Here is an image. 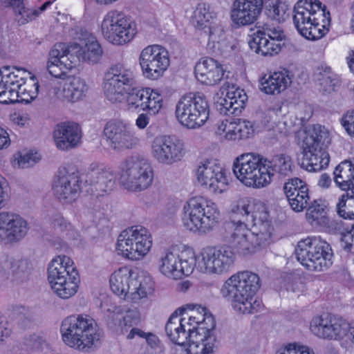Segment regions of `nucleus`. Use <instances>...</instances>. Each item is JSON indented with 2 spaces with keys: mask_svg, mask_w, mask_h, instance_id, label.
Here are the masks:
<instances>
[{
  "mask_svg": "<svg viewBox=\"0 0 354 354\" xmlns=\"http://www.w3.org/2000/svg\"><path fill=\"white\" fill-rule=\"evenodd\" d=\"M198 259L199 254L195 255L194 252H192L187 257L183 254L181 257L179 256V263H178V279H181L183 276H189L193 272L195 268L200 272Z\"/></svg>",
  "mask_w": 354,
  "mask_h": 354,
  "instance_id": "obj_47",
  "label": "nucleus"
},
{
  "mask_svg": "<svg viewBox=\"0 0 354 354\" xmlns=\"http://www.w3.org/2000/svg\"><path fill=\"white\" fill-rule=\"evenodd\" d=\"M144 102L143 111L151 115H158L163 107L164 99L162 92L158 88L147 87Z\"/></svg>",
  "mask_w": 354,
  "mask_h": 354,
  "instance_id": "obj_41",
  "label": "nucleus"
},
{
  "mask_svg": "<svg viewBox=\"0 0 354 354\" xmlns=\"http://www.w3.org/2000/svg\"><path fill=\"white\" fill-rule=\"evenodd\" d=\"M326 208L324 201L315 200L310 204L306 211V216L308 222L313 226L328 227L329 218Z\"/></svg>",
  "mask_w": 354,
  "mask_h": 354,
  "instance_id": "obj_37",
  "label": "nucleus"
},
{
  "mask_svg": "<svg viewBox=\"0 0 354 354\" xmlns=\"http://www.w3.org/2000/svg\"><path fill=\"white\" fill-rule=\"evenodd\" d=\"M270 168L269 173L270 174V183L274 172L279 173L283 176H287L292 170L293 166L291 158L285 154H279L274 156L272 160H269Z\"/></svg>",
  "mask_w": 354,
  "mask_h": 354,
  "instance_id": "obj_44",
  "label": "nucleus"
},
{
  "mask_svg": "<svg viewBox=\"0 0 354 354\" xmlns=\"http://www.w3.org/2000/svg\"><path fill=\"white\" fill-rule=\"evenodd\" d=\"M88 89L84 80L79 77H73L65 82L56 92L57 97L68 102H76L86 95Z\"/></svg>",
  "mask_w": 354,
  "mask_h": 354,
  "instance_id": "obj_33",
  "label": "nucleus"
},
{
  "mask_svg": "<svg viewBox=\"0 0 354 354\" xmlns=\"http://www.w3.org/2000/svg\"><path fill=\"white\" fill-rule=\"evenodd\" d=\"M284 38L283 31L279 26L266 23L251 36L248 45L257 54L272 56L280 52L281 42Z\"/></svg>",
  "mask_w": 354,
  "mask_h": 354,
  "instance_id": "obj_18",
  "label": "nucleus"
},
{
  "mask_svg": "<svg viewBox=\"0 0 354 354\" xmlns=\"http://www.w3.org/2000/svg\"><path fill=\"white\" fill-rule=\"evenodd\" d=\"M103 135L108 146L117 151L134 149L140 142L132 126L122 120L108 121L104 125Z\"/></svg>",
  "mask_w": 354,
  "mask_h": 354,
  "instance_id": "obj_19",
  "label": "nucleus"
},
{
  "mask_svg": "<svg viewBox=\"0 0 354 354\" xmlns=\"http://www.w3.org/2000/svg\"><path fill=\"white\" fill-rule=\"evenodd\" d=\"M60 334L66 346L83 353L94 351L100 344L102 338L96 321L86 314L64 318L61 323Z\"/></svg>",
  "mask_w": 354,
  "mask_h": 354,
  "instance_id": "obj_4",
  "label": "nucleus"
},
{
  "mask_svg": "<svg viewBox=\"0 0 354 354\" xmlns=\"http://www.w3.org/2000/svg\"><path fill=\"white\" fill-rule=\"evenodd\" d=\"M0 80H1L0 78ZM11 96L8 95L7 87H6L3 82L0 80V103L7 104L8 103H13Z\"/></svg>",
  "mask_w": 354,
  "mask_h": 354,
  "instance_id": "obj_62",
  "label": "nucleus"
},
{
  "mask_svg": "<svg viewBox=\"0 0 354 354\" xmlns=\"http://www.w3.org/2000/svg\"><path fill=\"white\" fill-rule=\"evenodd\" d=\"M120 181L128 191L140 192L153 183V169L145 159L131 157L120 165Z\"/></svg>",
  "mask_w": 354,
  "mask_h": 354,
  "instance_id": "obj_14",
  "label": "nucleus"
},
{
  "mask_svg": "<svg viewBox=\"0 0 354 354\" xmlns=\"http://www.w3.org/2000/svg\"><path fill=\"white\" fill-rule=\"evenodd\" d=\"M293 23L299 33L308 40L322 38L329 30L330 17L319 0H299L293 10Z\"/></svg>",
  "mask_w": 354,
  "mask_h": 354,
  "instance_id": "obj_5",
  "label": "nucleus"
},
{
  "mask_svg": "<svg viewBox=\"0 0 354 354\" xmlns=\"http://www.w3.org/2000/svg\"><path fill=\"white\" fill-rule=\"evenodd\" d=\"M298 261L311 272H321L333 263L330 245L320 236H308L298 242L295 248Z\"/></svg>",
  "mask_w": 354,
  "mask_h": 354,
  "instance_id": "obj_10",
  "label": "nucleus"
},
{
  "mask_svg": "<svg viewBox=\"0 0 354 354\" xmlns=\"http://www.w3.org/2000/svg\"><path fill=\"white\" fill-rule=\"evenodd\" d=\"M15 20L19 26L25 25L39 15V12L34 8L26 7L24 2L13 9Z\"/></svg>",
  "mask_w": 354,
  "mask_h": 354,
  "instance_id": "obj_48",
  "label": "nucleus"
},
{
  "mask_svg": "<svg viewBox=\"0 0 354 354\" xmlns=\"http://www.w3.org/2000/svg\"><path fill=\"white\" fill-rule=\"evenodd\" d=\"M140 316L138 313L133 310H127L126 314L120 320V326L122 330L129 328L138 324Z\"/></svg>",
  "mask_w": 354,
  "mask_h": 354,
  "instance_id": "obj_55",
  "label": "nucleus"
},
{
  "mask_svg": "<svg viewBox=\"0 0 354 354\" xmlns=\"http://www.w3.org/2000/svg\"><path fill=\"white\" fill-rule=\"evenodd\" d=\"M340 123L346 132L354 137V109L347 111L341 118Z\"/></svg>",
  "mask_w": 354,
  "mask_h": 354,
  "instance_id": "obj_56",
  "label": "nucleus"
},
{
  "mask_svg": "<svg viewBox=\"0 0 354 354\" xmlns=\"http://www.w3.org/2000/svg\"><path fill=\"white\" fill-rule=\"evenodd\" d=\"M131 291L130 292V301L137 304L141 299L148 297L154 291V282L149 274L134 273L131 279Z\"/></svg>",
  "mask_w": 354,
  "mask_h": 354,
  "instance_id": "obj_35",
  "label": "nucleus"
},
{
  "mask_svg": "<svg viewBox=\"0 0 354 354\" xmlns=\"http://www.w3.org/2000/svg\"><path fill=\"white\" fill-rule=\"evenodd\" d=\"M330 142V133L325 127L313 125L303 140L301 166L308 171H319L326 167L330 162L326 148Z\"/></svg>",
  "mask_w": 354,
  "mask_h": 354,
  "instance_id": "obj_8",
  "label": "nucleus"
},
{
  "mask_svg": "<svg viewBox=\"0 0 354 354\" xmlns=\"http://www.w3.org/2000/svg\"><path fill=\"white\" fill-rule=\"evenodd\" d=\"M179 255L170 251L162 252L158 260L159 271L165 276L174 279H178Z\"/></svg>",
  "mask_w": 354,
  "mask_h": 354,
  "instance_id": "obj_38",
  "label": "nucleus"
},
{
  "mask_svg": "<svg viewBox=\"0 0 354 354\" xmlns=\"http://www.w3.org/2000/svg\"><path fill=\"white\" fill-rule=\"evenodd\" d=\"M147 87L133 86L127 93V105L129 109L143 111Z\"/></svg>",
  "mask_w": 354,
  "mask_h": 354,
  "instance_id": "obj_46",
  "label": "nucleus"
},
{
  "mask_svg": "<svg viewBox=\"0 0 354 354\" xmlns=\"http://www.w3.org/2000/svg\"><path fill=\"white\" fill-rule=\"evenodd\" d=\"M328 315L323 314L313 318L310 324V331L316 336L325 339L328 336Z\"/></svg>",
  "mask_w": 354,
  "mask_h": 354,
  "instance_id": "obj_50",
  "label": "nucleus"
},
{
  "mask_svg": "<svg viewBox=\"0 0 354 354\" xmlns=\"http://www.w3.org/2000/svg\"><path fill=\"white\" fill-rule=\"evenodd\" d=\"M24 73V72H22L21 70L10 68V66H4L0 68L1 80L7 87L10 96L12 97L16 88L24 83V77L21 76Z\"/></svg>",
  "mask_w": 354,
  "mask_h": 354,
  "instance_id": "obj_39",
  "label": "nucleus"
},
{
  "mask_svg": "<svg viewBox=\"0 0 354 354\" xmlns=\"http://www.w3.org/2000/svg\"><path fill=\"white\" fill-rule=\"evenodd\" d=\"M151 153L158 163L170 165L184 157L185 144L175 136H158L151 142Z\"/></svg>",
  "mask_w": 354,
  "mask_h": 354,
  "instance_id": "obj_21",
  "label": "nucleus"
},
{
  "mask_svg": "<svg viewBox=\"0 0 354 354\" xmlns=\"http://www.w3.org/2000/svg\"><path fill=\"white\" fill-rule=\"evenodd\" d=\"M29 224L20 214L10 211L0 212V243L12 245L21 241L28 234Z\"/></svg>",
  "mask_w": 354,
  "mask_h": 354,
  "instance_id": "obj_23",
  "label": "nucleus"
},
{
  "mask_svg": "<svg viewBox=\"0 0 354 354\" xmlns=\"http://www.w3.org/2000/svg\"><path fill=\"white\" fill-rule=\"evenodd\" d=\"M48 280L53 292L66 299L77 292L80 277L73 261L66 255H59L48 265Z\"/></svg>",
  "mask_w": 354,
  "mask_h": 354,
  "instance_id": "obj_7",
  "label": "nucleus"
},
{
  "mask_svg": "<svg viewBox=\"0 0 354 354\" xmlns=\"http://www.w3.org/2000/svg\"><path fill=\"white\" fill-rule=\"evenodd\" d=\"M39 86L35 76L30 77L28 80L24 78V83L16 88L14 94L19 98L18 100L29 103L37 97Z\"/></svg>",
  "mask_w": 354,
  "mask_h": 354,
  "instance_id": "obj_42",
  "label": "nucleus"
},
{
  "mask_svg": "<svg viewBox=\"0 0 354 354\" xmlns=\"http://www.w3.org/2000/svg\"><path fill=\"white\" fill-rule=\"evenodd\" d=\"M40 155L37 152L29 151L23 155H20L17 160V165L19 168H28L33 166L40 160ZM16 167V163H15Z\"/></svg>",
  "mask_w": 354,
  "mask_h": 354,
  "instance_id": "obj_53",
  "label": "nucleus"
},
{
  "mask_svg": "<svg viewBox=\"0 0 354 354\" xmlns=\"http://www.w3.org/2000/svg\"><path fill=\"white\" fill-rule=\"evenodd\" d=\"M341 246L347 252H354V233L351 231L343 234L341 238Z\"/></svg>",
  "mask_w": 354,
  "mask_h": 354,
  "instance_id": "obj_60",
  "label": "nucleus"
},
{
  "mask_svg": "<svg viewBox=\"0 0 354 354\" xmlns=\"http://www.w3.org/2000/svg\"><path fill=\"white\" fill-rule=\"evenodd\" d=\"M81 131L73 122H62L57 124L53 133L55 143L57 149L67 151L76 147L81 140Z\"/></svg>",
  "mask_w": 354,
  "mask_h": 354,
  "instance_id": "obj_30",
  "label": "nucleus"
},
{
  "mask_svg": "<svg viewBox=\"0 0 354 354\" xmlns=\"http://www.w3.org/2000/svg\"><path fill=\"white\" fill-rule=\"evenodd\" d=\"M75 38L82 43H57L50 50L47 69L52 76L64 79L75 66L77 60L96 63L102 57V47L92 34L81 28Z\"/></svg>",
  "mask_w": 354,
  "mask_h": 354,
  "instance_id": "obj_2",
  "label": "nucleus"
},
{
  "mask_svg": "<svg viewBox=\"0 0 354 354\" xmlns=\"http://www.w3.org/2000/svg\"><path fill=\"white\" fill-rule=\"evenodd\" d=\"M115 176L112 169L103 162H93L86 174V182L97 192H107L115 185Z\"/></svg>",
  "mask_w": 354,
  "mask_h": 354,
  "instance_id": "obj_29",
  "label": "nucleus"
},
{
  "mask_svg": "<svg viewBox=\"0 0 354 354\" xmlns=\"http://www.w3.org/2000/svg\"><path fill=\"white\" fill-rule=\"evenodd\" d=\"M100 30L109 43L122 46L131 41L137 35V25L131 16L113 9L108 11L101 22Z\"/></svg>",
  "mask_w": 354,
  "mask_h": 354,
  "instance_id": "obj_12",
  "label": "nucleus"
},
{
  "mask_svg": "<svg viewBox=\"0 0 354 354\" xmlns=\"http://www.w3.org/2000/svg\"><path fill=\"white\" fill-rule=\"evenodd\" d=\"M269 160L257 153H243L234 161L236 178L248 187L262 188L270 183Z\"/></svg>",
  "mask_w": 354,
  "mask_h": 354,
  "instance_id": "obj_9",
  "label": "nucleus"
},
{
  "mask_svg": "<svg viewBox=\"0 0 354 354\" xmlns=\"http://www.w3.org/2000/svg\"><path fill=\"white\" fill-rule=\"evenodd\" d=\"M250 217L253 223L250 229L244 221L233 220L225 223L221 232L223 239L231 244L240 255L254 253L271 240L272 227L266 205L255 201Z\"/></svg>",
  "mask_w": 354,
  "mask_h": 354,
  "instance_id": "obj_1",
  "label": "nucleus"
},
{
  "mask_svg": "<svg viewBox=\"0 0 354 354\" xmlns=\"http://www.w3.org/2000/svg\"><path fill=\"white\" fill-rule=\"evenodd\" d=\"M136 84L134 73L122 64L111 66L104 75L103 91L113 103L120 102L127 93Z\"/></svg>",
  "mask_w": 354,
  "mask_h": 354,
  "instance_id": "obj_15",
  "label": "nucleus"
},
{
  "mask_svg": "<svg viewBox=\"0 0 354 354\" xmlns=\"http://www.w3.org/2000/svg\"><path fill=\"white\" fill-rule=\"evenodd\" d=\"M291 83L289 71H276L270 73L268 77L265 75L261 80V90L266 94L275 95L285 91Z\"/></svg>",
  "mask_w": 354,
  "mask_h": 354,
  "instance_id": "obj_34",
  "label": "nucleus"
},
{
  "mask_svg": "<svg viewBox=\"0 0 354 354\" xmlns=\"http://www.w3.org/2000/svg\"><path fill=\"white\" fill-rule=\"evenodd\" d=\"M347 194H343L341 196L339 197L338 201L336 204V211L337 214L345 219H351V215L348 213H346L347 210V201H346Z\"/></svg>",
  "mask_w": 354,
  "mask_h": 354,
  "instance_id": "obj_59",
  "label": "nucleus"
},
{
  "mask_svg": "<svg viewBox=\"0 0 354 354\" xmlns=\"http://www.w3.org/2000/svg\"><path fill=\"white\" fill-rule=\"evenodd\" d=\"M328 335L325 336V339H342L346 337L348 333H350L351 326L348 322L345 319L335 317L331 315H328Z\"/></svg>",
  "mask_w": 354,
  "mask_h": 354,
  "instance_id": "obj_40",
  "label": "nucleus"
},
{
  "mask_svg": "<svg viewBox=\"0 0 354 354\" xmlns=\"http://www.w3.org/2000/svg\"><path fill=\"white\" fill-rule=\"evenodd\" d=\"M233 250L238 253L232 246L227 245L203 248L199 253L200 272L216 274L229 272L233 268L235 261Z\"/></svg>",
  "mask_w": 354,
  "mask_h": 354,
  "instance_id": "obj_17",
  "label": "nucleus"
},
{
  "mask_svg": "<svg viewBox=\"0 0 354 354\" xmlns=\"http://www.w3.org/2000/svg\"><path fill=\"white\" fill-rule=\"evenodd\" d=\"M233 120H225L219 122L217 125V129L216 131V134L223 136L224 138L227 140L228 138L231 137V131H233Z\"/></svg>",
  "mask_w": 354,
  "mask_h": 354,
  "instance_id": "obj_58",
  "label": "nucleus"
},
{
  "mask_svg": "<svg viewBox=\"0 0 354 354\" xmlns=\"http://www.w3.org/2000/svg\"><path fill=\"white\" fill-rule=\"evenodd\" d=\"M194 73L196 78L201 84L213 86L227 78L229 72L216 60L205 57L196 64Z\"/></svg>",
  "mask_w": 354,
  "mask_h": 354,
  "instance_id": "obj_28",
  "label": "nucleus"
},
{
  "mask_svg": "<svg viewBox=\"0 0 354 354\" xmlns=\"http://www.w3.org/2000/svg\"><path fill=\"white\" fill-rule=\"evenodd\" d=\"M82 180L78 172L66 173L55 180L53 190L56 198L63 204H72L80 197Z\"/></svg>",
  "mask_w": 354,
  "mask_h": 354,
  "instance_id": "obj_25",
  "label": "nucleus"
},
{
  "mask_svg": "<svg viewBox=\"0 0 354 354\" xmlns=\"http://www.w3.org/2000/svg\"><path fill=\"white\" fill-rule=\"evenodd\" d=\"M198 183L214 194H223L230 187L231 174L217 160L201 162L196 169Z\"/></svg>",
  "mask_w": 354,
  "mask_h": 354,
  "instance_id": "obj_16",
  "label": "nucleus"
},
{
  "mask_svg": "<svg viewBox=\"0 0 354 354\" xmlns=\"http://www.w3.org/2000/svg\"><path fill=\"white\" fill-rule=\"evenodd\" d=\"M307 186L306 183L299 178H293L289 179L285 183L283 191L288 199L292 197L294 194L300 191V187Z\"/></svg>",
  "mask_w": 354,
  "mask_h": 354,
  "instance_id": "obj_54",
  "label": "nucleus"
},
{
  "mask_svg": "<svg viewBox=\"0 0 354 354\" xmlns=\"http://www.w3.org/2000/svg\"><path fill=\"white\" fill-rule=\"evenodd\" d=\"M263 7V0H234L230 12V19L236 28L254 24L260 17Z\"/></svg>",
  "mask_w": 354,
  "mask_h": 354,
  "instance_id": "obj_24",
  "label": "nucleus"
},
{
  "mask_svg": "<svg viewBox=\"0 0 354 354\" xmlns=\"http://www.w3.org/2000/svg\"><path fill=\"white\" fill-rule=\"evenodd\" d=\"M248 96L240 88L228 90L226 96L218 103V109L225 115H239L245 108Z\"/></svg>",
  "mask_w": 354,
  "mask_h": 354,
  "instance_id": "obj_32",
  "label": "nucleus"
},
{
  "mask_svg": "<svg viewBox=\"0 0 354 354\" xmlns=\"http://www.w3.org/2000/svg\"><path fill=\"white\" fill-rule=\"evenodd\" d=\"M152 245L153 239L149 230L142 225H134L120 232L115 248L119 255L134 261L144 259Z\"/></svg>",
  "mask_w": 354,
  "mask_h": 354,
  "instance_id": "obj_11",
  "label": "nucleus"
},
{
  "mask_svg": "<svg viewBox=\"0 0 354 354\" xmlns=\"http://www.w3.org/2000/svg\"><path fill=\"white\" fill-rule=\"evenodd\" d=\"M139 64L146 78L156 80L163 76L169 66V52L160 45H149L142 50Z\"/></svg>",
  "mask_w": 354,
  "mask_h": 354,
  "instance_id": "obj_20",
  "label": "nucleus"
},
{
  "mask_svg": "<svg viewBox=\"0 0 354 354\" xmlns=\"http://www.w3.org/2000/svg\"><path fill=\"white\" fill-rule=\"evenodd\" d=\"M51 224L55 228H58L61 232H70L73 226L61 214H56L53 216Z\"/></svg>",
  "mask_w": 354,
  "mask_h": 354,
  "instance_id": "obj_57",
  "label": "nucleus"
},
{
  "mask_svg": "<svg viewBox=\"0 0 354 354\" xmlns=\"http://www.w3.org/2000/svg\"><path fill=\"white\" fill-rule=\"evenodd\" d=\"M233 131H231V137L227 140L239 141L246 140L252 137L254 132L252 123L248 120L236 119L234 120Z\"/></svg>",
  "mask_w": 354,
  "mask_h": 354,
  "instance_id": "obj_43",
  "label": "nucleus"
},
{
  "mask_svg": "<svg viewBox=\"0 0 354 354\" xmlns=\"http://www.w3.org/2000/svg\"><path fill=\"white\" fill-rule=\"evenodd\" d=\"M220 220V211L212 201L203 197L191 198L183 207L184 227L193 232L207 234L212 231Z\"/></svg>",
  "mask_w": 354,
  "mask_h": 354,
  "instance_id": "obj_6",
  "label": "nucleus"
},
{
  "mask_svg": "<svg viewBox=\"0 0 354 354\" xmlns=\"http://www.w3.org/2000/svg\"><path fill=\"white\" fill-rule=\"evenodd\" d=\"M318 80L322 89L326 93L334 91L335 88L340 84L339 77L332 71L329 66L322 67Z\"/></svg>",
  "mask_w": 354,
  "mask_h": 354,
  "instance_id": "obj_45",
  "label": "nucleus"
},
{
  "mask_svg": "<svg viewBox=\"0 0 354 354\" xmlns=\"http://www.w3.org/2000/svg\"><path fill=\"white\" fill-rule=\"evenodd\" d=\"M201 326L192 335L195 342L185 348L187 354H212L216 343L214 328L216 322L213 315L205 308H202Z\"/></svg>",
  "mask_w": 354,
  "mask_h": 354,
  "instance_id": "obj_22",
  "label": "nucleus"
},
{
  "mask_svg": "<svg viewBox=\"0 0 354 354\" xmlns=\"http://www.w3.org/2000/svg\"><path fill=\"white\" fill-rule=\"evenodd\" d=\"M149 113H140L137 119L136 120V125L139 129H145L147 125L149 124L150 117Z\"/></svg>",
  "mask_w": 354,
  "mask_h": 354,
  "instance_id": "obj_63",
  "label": "nucleus"
},
{
  "mask_svg": "<svg viewBox=\"0 0 354 354\" xmlns=\"http://www.w3.org/2000/svg\"><path fill=\"white\" fill-rule=\"evenodd\" d=\"M261 287L259 275L250 271L239 272L231 276L222 286L223 297L231 301L234 311L239 314H254L261 310L263 304L254 298Z\"/></svg>",
  "mask_w": 354,
  "mask_h": 354,
  "instance_id": "obj_3",
  "label": "nucleus"
},
{
  "mask_svg": "<svg viewBox=\"0 0 354 354\" xmlns=\"http://www.w3.org/2000/svg\"><path fill=\"white\" fill-rule=\"evenodd\" d=\"M216 12L206 3L197 5L192 16L194 27L208 36L209 40L215 41L223 32L221 26L217 21Z\"/></svg>",
  "mask_w": 354,
  "mask_h": 354,
  "instance_id": "obj_26",
  "label": "nucleus"
},
{
  "mask_svg": "<svg viewBox=\"0 0 354 354\" xmlns=\"http://www.w3.org/2000/svg\"><path fill=\"white\" fill-rule=\"evenodd\" d=\"M134 272L127 267L124 266L115 270L110 277L109 283L111 290L124 300L130 301L131 291V279Z\"/></svg>",
  "mask_w": 354,
  "mask_h": 354,
  "instance_id": "obj_31",
  "label": "nucleus"
},
{
  "mask_svg": "<svg viewBox=\"0 0 354 354\" xmlns=\"http://www.w3.org/2000/svg\"><path fill=\"white\" fill-rule=\"evenodd\" d=\"M291 9L285 3L279 1L277 2L272 7V10H270V12L272 15V17L279 21H284L290 16Z\"/></svg>",
  "mask_w": 354,
  "mask_h": 354,
  "instance_id": "obj_52",
  "label": "nucleus"
},
{
  "mask_svg": "<svg viewBox=\"0 0 354 354\" xmlns=\"http://www.w3.org/2000/svg\"><path fill=\"white\" fill-rule=\"evenodd\" d=\"M248 197H243L237 200L232 206V213L243 217H249L253 207V203Z\"/></svg>",
  "mask_w": 354,
  "mask_h": 354,
  "instance_id": "obj_51",
  "label": "nucleus"
},
{
  "mask_svg": "<svg viewBox=\"0 0 354 354\" xmlns=\"http://www.w3.org/2000/svg\"><path fill=\"white\" fill-rule=\"evenodd\" d=\"M196 315H192L187 319V322H189L187 324V328H194L193 331H196V329L201 326V314L195 313Z\"/></svg>",
  "mask_w": 354,
  "mask_h": 354,
  "instance_id": "obj_64",
  "label": "nucleus"
},
{
  "mask_svg": "<svg viewBox=\"0 0 354 354\" xmlns=\"http://www.w3.org/2000/svg\"><path fill=\"white\" fill-rule=\"evenodd\" d=\"M8 187V183L7 180L0 174V209L5 205Z\"/></svg>",
  "mask_w": 354,
  "mask_h": 354,
  "instance_id": "obj_61",
  "label": "nucleus"
},
{
  "mask_svg": "<svg viewBox=\"0 0 354 354\" xmlns=\"http://www.w3.org/2000/svg\"><path fill=\"white\" fill-rule=\"evenodd\" d=\"M334 181L344 191L354 190V161L344 160L335 169Z\"/></svg>",
  "mask_w": 354,
  "mask_h": 354,
  "instance_id": "obj_36",
  "label": "nucleus"
},
{
  "mask_svg": "<svg viewBox=\"0 0 354 354\" xmlns=\"http://www.w3.org/2000/svg\"><path fill=\"white\" fill-rule=\"evenodd\" d=\"M189 323L187 318L178 315L177 311L171 314L165 325V332L173 343L180 346L187 343V348H189L195 342L192 337V335H195L194 328H187Z\"/></svg>",
  "mask_w": 354,
  "mask_h": 354,
  "instance_id": "obj_27",
  "label": "nucleus"
},
{
  "mask_svg": "<svg viewBox=\"0 0 354 354\" xmlns=\"http://www.w3.org/2000/svg\"><path fill=\"white\" fill-rule=\"evenodd\" d=\"M175 115L183 127L195 129L203 126L209 116V106L205 96L199 93H189L178 101Z\"/></svg>",
  "mask_w": 354,
  "mask_h": 354,
  "instance_id": "obj_13",
  "label": "nucleus"
},
{
  "mask_svg": "<svg viewBox=\"0 0 354 354\" xmlns=\"http://www.w3.org/2000/svg\"><path fill=\"white\" fill-rule=\"evenodd\" d=\"M300 191L288 200L291 208L297 212L303 211L308 205L310 196L307 186L300 187Z\"/></svg>",
  "mask_w": 354,
  "mask_h": 354,
  "instance_id": "obj_49",
  "label": "nucleus"
}]
</instances>
